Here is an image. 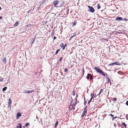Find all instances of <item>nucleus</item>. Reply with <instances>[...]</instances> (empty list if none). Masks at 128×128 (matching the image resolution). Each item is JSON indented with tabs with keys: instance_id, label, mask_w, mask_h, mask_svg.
Returning a JSON list of instances; mask_svg holds the SVG:
<instances>
[{
	"instance_id": "obj_1",
	"label": "nucleus",
	"mask_w": 128,
	"mask_h": 128,
	"mask_svg": "<svg viewBox=\"0 0 128 128\" xmlns=\"http://www.w3.org/2000/svg\"><path fill=\"white\" fill-rule=\"evenodd\" d=\"M94 69L98 73L104 76L108 75L106 73L104 72L102 70L100 69L99 67H95Z\"/></svg>"
},
{
	"instance_id": "obj_2",
	"label": "nucleus",
	"mask_w": 128,
	"mask_h": 128,
	"mask_svg": "<svg viewBox=\"0 0 128 128\" xmlns=\"http://www.w3.org/2000/svg\"><path fill=\"white\" fill-rule=\"evenodd\" d=\"M87 106H86L85 107V108H84V111H83L82 114L81 116V118H83L85 114H86V113H87Z\"/></svg>"
},
{
	"instance_id": "obj_3",
	"label": "nucleus",
	"mask_w": 128,
	"mask_h": 128,
	"mask_svg": "<svg viewBox=\"0 0 128 128\" xmlns=\"http://www.w3.org/2000/svg\"><path fill=\"white\" fill-rule=\"evenodd\" d=\"M88 7L89 8L88 11L89 12L93 13L95 11V10L94 8L92 7L89 6H88Z\"/></svg>"
},
{
	"instance_id": "obj_4",
	"label": "nucleus",
	"mask_w": 128,
	"mask_h": 128,
	"mask_svg": "<svg viewBox=\"0 0 128 128\" xmlns=\"http://www.w3.org/2000/svg\"><path fill=\"white\" fill-rule=\"evenodd\" d=\"M76 103H75V104H73L72 105H71V104L69 107V108L70 109V110H72V109H74H74L75 108V107H74V106H75L76 105Z\"/></svg>"
},
{
	"instance_id": "obj_5",
	"label": "nucleus",
	"mask_w": 128,
	"mask_h": 128,
	"mask_svg": "<svg viewBox=\"0 0 128 128\" xmlns=\"http://www.w3.org/2000/svg\"><path fill=\"white\" fill-rule=\"evenodd\" d=\"M66 45L67 44H66L65 45H64V44L63 43H62L60 44V46L62 48V50H64L65 48L66 47Z\"/></svg>"
},
{
	"instance_id": "obj_6",
	"label": "nucleus",
	"mask_w": 128,
	"mask_h": 128,
	"mask_svg": "<svg viewBox=\"0 0 128 128\" xmlns=\"http://www.w3.org/2000/svg\"><path fill=\"white\" fill-rule=\"evenodd\" d=\"M9 101L8 102V107L11 108V104L12 103V101L11 98H9Z\"/></svg>"
},
{
	"instance_id": "obj_7",
	"label": "nucleus",
	"mask_w": 128,
	"mask_h": 128,
	"mask_svg": "<svg viewBox=\"0 0 128 128\" xmlns=\"http://www.w3.org/2000/svg\"><path fill=\"white\" fill-rule=\"evenodd\" d=\"M59 2V1L58 0H55L53 2V4L54 6L55 7H57L56 6L58 5Z\"/></svg>"
},
{
	"instance_id": "obj_8",
	"label": "nucleus",
	"mask_w": 128,
	"mask_h": 128,
	"mask_svg": "<svg viewBox=\"0 0 128 128\" xmlns=\"http://www.w3.org/2000/svg\"><path fill=\"white\" fill-rule=\"evenodd\" d=\"M117 21H120L123 20V19L122 17H118L115 19Z\"/></svg>"
},
{
	"instance_id": "obj_9",
	"label": "nucleus",
	"mask_w": 128,
	"mask_h": 128,
	"mask_svg": "<svg viewBox=\"0 0 128 128\" xmlns=\"http://www.w3.org/2000/svg\"><path fill=\"white\" fill-rule=\"evenodd\" d=\"M21 116V114L20 112L17 113L16 115V118L18 119Z\"/></svg>"
},
{
	"instance_id": "obj_10",
	"label": "nucleus",
	"mask_w": 128,
	"mask_h": 128,
	"mask_svg": "<svg viewBox=\"0 0 128 128\" xmlns=\"http://www.w3.org/2000/svg\"><path fill=\"white\" fill-rule=\"evenodd\" d=\"M34 92V90H32L31 91H30L28 90L26 92H25V93H27V94H29L30 93H31L32 92Z\"/></svg>"
},
{
	"instance_id": "obj_11",
	"label": "nucleus",
	"mask_w": 128,
	"mask_h": 128,
	"mask_svg": "<svg viewBox=\"0 0 128 128\" xmlns=\"http://www.w3.org/2000/svg\"><path fill=\"white\" fill-rule=\"evenodd\" d=\"M18 125L16 127V128H22V124H21L20 123H18Z\"/></svg>"
},
{
	"instance_id": "obj_12",
	"label": "nucleus",
	"mask_w": 128,
	"mask_h": 128,
	"mask_svg": "<svg viewBox=\"0 0 128 128\" xmlns=\"http://www.w3.org/2000/svg\"><path fill=\"white\" fill-rule=\"evenodd\" d=\"M103 90L102 89H101L100 90V92L98 94V96H100V94H101V93L102 92H103Z\"/></svg>"
},
{
	"instance_id": "obj_13",
	"label": "nucleus",
	"mask_w": 128,
	"mask_h": 128,
	"mask_svg": "<svg viewBox=\"0 0 128 128\" xmlns=\"http://www.w3.org/2000/svg\"><path fill=\"white\" fill-rule=\"evenodd\" d=\"M107 78L108 80L107 82V83L110 82V84H111V81L109 77H107Z\"/></svg>"
},
{
	"instance_id": "obj_14",
	"label": "nucleus",
	"mask_w": 128,
	"mask_h": 128,
	"mask_svg": "<svg viewBox=\"0 0 128 128\" xmlns=\"http://www.w3.org/2000/svg\"><path fill=\"white\" fill-rule=\"evenodd\" d=\"M2 61L4 63H6V60L5 58H4L2 59Z\"/></svg>"
},
{
	"instance_id": "obj_15",
	"label": "nucleus",
	"mask_w": 128,
	"mask_h": 128,
	"mask_svg": "<svg viewBox=\"0 0 128 128\" xmlns=\"http://www.w3.org/2000/svg\"><path fill=\"white\" fill-rule=\"evenodd\" d=\"M122 125L124 126L125 128H126L127 125L126 124L122 122Z\"/></svg>"
},
{
	"instance_id": "obj_16",
	"label": "nucleus",
	"mask_w": 128,
	"mask_h": 128,
	"mask_svg": "<svg viewBox=\"0 0 128 128\" xmlns=\"http://www.w3.org/2000/svg\"><path fill=\"white\" fill-rule=\"evenodd\" d=\"M18 24V22H16L14 25L15 27L17 26Z\"/></svg>"
},
{
	"instance_id": "obj_17",
	"label": "nucleus",
	"mask_w": 128,
	"mask_h": 128,
	"mask_svg": "<svg viewBox=\"0 0 128 128\" xmlns=\"http://www.w3.org/2000/svg\"><path fill=\"white\" fill-rule=\"evenodd\" d=\"M114 64H115L116 65H120V64L119 63V62H114Z\"/></svg>"
},
{
	"instance_id": "obj_18",
	"label": "nucleus",
	"mask_w": 128,
	"mask_h": 128,
	"mask_svg": "<svg viewBox=\"0 0 128 128\" xmlns=\"http://www.w3.org/2000/svg\"><path fill=\"white\" fill-rule=\"evenodd\" d=\"M76 35V33H74L73 34V35L71 36L70 39L73 37L74 36Z\"/></svg>"
},
{
	"instance_id": "obj_19",
	"label": "nucleus",
	"mask_w": 128,
	"mask_h": 128,
	"mask_svg": "<svg viewBox=\"0 0 128 128\" xmlns=\"http://www.w3.org/2000/svg\"><path fill=\"white\" fill-rule=\"evenodd\" d=\"M91 76V74H88L87 75V76H86V78L88 79L89 78V77L90 76Z\"/></svg>"
},
{
	"instance_id": "obj_20",
	"label": "nucleus",
	"mask_w": 128,
	"mask_h": 128,
	"mask_svg": "<svg viewBox=\"0 0 128 128\" xmlns=\"http://www.w3.org/2000/svg\"><path fill=\"white\" fill-rule=\"evenodd\" d=\"M76 22H77L76 21H74L73 23V24L72 25V26H74L76 24Z\"/></svg>"
},
{
	"instance_id": "obj_21",
	"label": "nucleus",
	"mask_w": 128,
	"mask_h": 128,
	"mask_svg": "<svg viewBox=\"0 0 128 128\" xmlns=\"http://www.w3.org/2000/svg\"><path fill=\"white\" fill-rule=\"evenodd\" d=\"M97 7L98 9H99L100 8V6L99 4H98L97 5Z\"/></svg>"
},
{
	"instance_id": "obj_22",
	"label": "nucleus",
	"mask_w": 128,
	"mask_h": 128,
	"mask_svg": "<svg viewBox=\"0 0 128 128\" xmlns=\"http://www.w3.org/2000/svg\"><path fill=\"white\" fill-rule=\"evenodd\" d=\"M7 87H5L2 89V90H3V91H5L7 89Z\"/></svg>"
},
{
	"instance_id": "obj_23",
	"label": "nucleus",
	"mask_w": 128,
	"mask_h": 128,
	"mask_svg": "<svg viewBox=\"0 0 128 128\" xmlns=\"http://www.w3.org/2000/svg\"><path fill=\"white\" fill-rule=\"evenodd\" d=\"M94 93L93 94V95H92V96L91 98L90 99V100L89 101H90V102H91V101H92V99L93 98V96H94Z\"/></svg>"
},
{
	"instance_id": "obj_24",
	"label": "nucleus",
	"mask_w": 128,
	"mask_h": 128,
	"mask_svg": "<svg viewBox=\"0 0 128 128\" xmlns=\"http://www.w3.org/2000/svg\"><path fill=\"white\" fill-rule=\"evenodd\" d=\"M60 50V49H58V50L56 51V54H58V52Z\"/></svg>"
},
{
	"instance_id": "obj_25",
	"label": "nucleus",
	"mask_w": 128,
	"mask_h": 128,
	"mask_svg": "<svg viewBox=\"0 0 128 128\" xmlns=\"http://www.w3.org/2000/svg\"><path fill=\"white\" fill-rule=\"evenodd\" d=\"M29 125V124L28 123H26L25 124V126L26 127L28 126Z\"/></svg>"
},
{
	"instance_id": "obj_26",
	"label": "nucleus",
	"mask_w": 128,
	"mask_h": 128,
	"mask_svg": "<svg viewBox=\"0 0 128 128\" xmlns=\"http://www.w3.org/2000/svg\"><path fill=\"white\" fill-rule=\"evenodd\" d=\"M114 64V62L113 63H111L109 64V66H113Z\"/></svg>"
},
{
	"instance_id": "obj_27",
	"label": "nucleus",
	"mask_w": 128,
	"mask_h": 128,
	"mask_svg": "<svg viewBox=\"0 0 128 128\" xmlns=\"http://www.w3.org/2000/svg\"><path fill=\"white\" fill-rule=\"evenodd\" d=\"M4 80V79L3 78H2L1 77V78L0 79V82H2Z\"/></svg>"
},
{
	"instance_id": "obj_28",
	"label": "nucleus",
	"mask_w": 128,
	"mask_h": 128,
	"mask_svg": "<svg viewBox=\"0 0 128 128\" xmlns=\"http://www.w3.org/2000/svg\"><path fill=\"white\" fill-rule=\"evenodd\" d=\"M58 121L57 120L56 121V123L55 125V127L57 125H58Z\"/></svg>"
},
{
	"instance_id": "obj_29",
	"label": "nucleus",
	"mask_w": 128,
	"mask_h": 128,
	"mask_svg": "<svg viewBox=\"0 0 128 128\" xmlns=\"http://www.w3.org/2000/svg\"><path fill=\"white\" fill-rule=\"evenodd\" d=\"M73 96H75V93L74 92V90H73L72 92Z\"/></svg>"
},
{
	"instance_id": "obj_30",
	"label": "nucleus",
	"mask_w": 128,
	"mask_h": 128,
	"mask_svg": "<svg viewBox=\"0 0 128 128\" xmlns=\"http://www.w3.org/2000/svg\"><path fill=\"white\" fill-rule=\"evenodd\" d=\"M63 58L62 57H61L60 58V62H61L62 61V60Z\"/></svg>"
},
{
	"instance_id": "obj_31",
	"label": "nucleus",
	"mask_w": 128,
	"mask_h": 128,
	"mask_svg": "<svg viewBox=\"0 0 128 128\" xmlns=\"http://www.w3.org/2000/svg\"><path fill=\"white\" fill-rule=\"evenodd\" d=\"M93 79V77L91 75V76H90V80H92Z\"/></svg>"
},
{
	"instance_id": "obj_32",
	"label": "nucleus",
	"mask_w": 128,
	"mask_h": 128,
	"mask_svg": "<svg viewBox=\"0 0 128 128\" xmlns=\"http://www.w3.org/2000/svg\"><path fill=\"white\" fill-rule=\"evenodd\" d=\"M123 20H124L126 21H127L128 20L126 18H124V19H123Z\"/></svg>"
},
{
	"instance_id": "obj_33",
	"label": "nucleus",
	"mask_w": 128,
	"mask_h": 128,
	"mask_svg": "<svg viewBox=\"0 0 128 128\" xmlns=\"http://www.w3.org/2000/svg\"><path fill=\"white\" fill-rule=\"evenodd\" d=\"M68 70V69H67L66 68H64V71L65 72H66Z\"/></svg>"
},
{
	"instance_id": "obj_34",
	"label": "nucleus",
	"mask_w": 128,
	"mask_h": 128,
	"mask_svg": "<svg viewBox=\"0 0 128 128\" xmlns=\"http://www.w3.org/2000/svg\"><path fill=\"white\" fill-rule=\"evenodd\" d=\"M46 0H43V2H42V3H45L46 2Z\"/></svg>"
},
{
	"instance_id": "obj_35",
	"label": "nucleus",
	"mask_w": 128,
	"mask_h": 128,
	"mask_svg": "<svg viewBox=\"0 0 128 128\" xmlns=\"http://www.w3.org/2000/svg\"><path fill=\"white\" fill-rule=\"evenodd\" d=\"M110 115L111 116L112 118L114 117V115L112 114H110Z\"/></svg>"
},
{
	"instance_id": "obj_36",
	"label": "nucleus",
	"mask_w": 128,
	"mask_h": 128,
	"mask_svg": "<svg viewBox=\"0 0 128 128\" xmlns=\"http://www.w3.org/2000/svg\"><path fill=\"white\" fill-rule=\"evenodd\" d=\"M126 104L128 106V100L126 101Z\"/></svg>"
},
{
	"instance_id": "obj_37",
	"label": "nucleus",
	"mask_w": 128,
	"mask_h": 128,
	"mask_svg": "<svg viewBox=\"0 0 128 128\" xmlns=\"http://www.w3.org/2000/svg\"><path fill=\"white\" fill-rule=\"evenodd\" d=\"M113 100L114 101H116V98H114Z\"/></svg>"
},
{
	"instance_id": "obj_38",
	"label": "nucleus",
	"mask_w": 128,
	"mask_h": 128,
	"mask_svg": "<svg viewBox=\"0 0 128 128\" xmlns=\"http://www.w3.org/2000/svg\"><path fill=\"white\" fill-rule=\"evenodd\" d=\"M117 118V116H115L114 117H113L112 120H113L114 119L116 118Z\"/></svg>"
},
{
	"instance_id": "obj_39",
	"label": "nucleus",
	"mask_w": 128,
	"mask_h": 128,
	"mask_svg": "<svg viewBox=\"0 0 128 128\" xmlns=\"http://www.w3.org/2000/svg\"><path fill=\"white\" fill-rule=\"evenodd\" d=\"M56 37H55V36H54V40H55L56 38Z\"/></svg>"
},
{
	"instance_id": "obj_40",
	"label": "nucleus",
	"mask_w": 128,
	"mask_h": 128,
	"mask_svg": "<svg viewBox=\"0 0 128 128\" xmlns=\"http://www.w3.org/2000/svg\"><path fill=\"white\" fill-rule=\"evenodd\" d=\"M84 68H83V74H84Z\"/></svg>"
},
{
	"instance_id": "obj_41",
	"label": "nucleus",
	"mask_w": 128,
	"mask_h": 128,
	"mask_svg": "<svg viewBox=\"0 0 128 128\" xmlns=\"http://www.w3.org/2000/svg\"><path fill=\"white\" fill-rule=\"evenodd\" d=\"M86 102H84V104L85 105H86Z\"/></svg>"
},
{
	"instance_id": "obj_42",
	"label": "nucleus",
	"mask_w": 128,
	"mask_h": 128,
	"mask_svg": "<svg viewBox=\"0 0 128 128\" xmlns=\"http://www.w3.org/2000/svg\"><path fill=\"white\" fill-rule=\"evenodd\" d=\"M34 40H33V41H32V44L34 42Z\"/></svg>"
},
{
	"instance_id": "obj_43",
	"label": "nucleus",
	"mask_w": 128,
	"mask_h": 128,
	"mask_svg": "<svg viewBox=\"0 0 128 128\" xmlns=\"http://www.w3.org/2000/svg\"><path fill=\"white\" fill-rule=\"evenodd\" d=\"M2 18V16L0 17V19H1Z\"/></svg>"
},
{
	"instance_id": "obj_44",
	"label": "nucleus",
	"mask_w": 128,
	"mask_h": 128,
	"mask_svg": "<svg viewBox=\"0 0 128 128\" xmlns=\"http://www.w3.org/2000/svg\"><path fill=\"white\" fill-rule=\"evenodd\" d=\"M1 9H2V8H1V7H0V10H1Z\"/></svg>"
},
{
	"instance_id": "obj_45",
	"label": "nucleus",
	"mask_w": 128,
	"mask_h": 128,
	"mask_svg": "<svg viewBox=\"0 0 128 128\" xmlns=\"http://www.w3.org/2000/svg\"><path fill=\"white\" fill-rule=\"evenodd\" d=\"M90 101H89V102H88V104H89L90 103Z\"/></svg>"
},
{
	"instance_id": "obj_46",
	"label": "nucleus",
	"mask_w": 128,
	"mask_h": 128,
	"mask_svg": "<svg viewBox=\"0 0 128 128\" xmlns=\"http://www.w3.org/2000/svg\"><path fill=\"white\" fill-rule=\"evenodd\" d=\"M102 39V40H105V38H104Z\"/></svg>"
},
{
	"instance_id": "obj_47",
	"label": "nucleus",
	"mask_w": 128,
	"mask_h": 128,
	"mask_svg": "<svg viewBox=\"0 0 128 128\" xmlns=\"http://www.w3.org/2000/svg\"><path fill=\"white\" fill-rule=\"evenodd\" d=\"M126 119H127V120H128V118H126Z\"/></svg>"
},
{
	"instance_id": "obj_48",
	"label": "nucleus",
	"mask_w": 128,
	"mask_h": 128,
	"mask_svg": "<svg viewBox=\"0 0 128 128\" xmlns=\"http://www.w3.org/2000/svg\"><path fill=\"white\" fill-rule=\"evenodd\" d=\"M54 29H53V30H54Z\"/></svg>"
},
{
	"instance_id": "obj_49",
	"label": "nucleus",
	"mask_w": 128,
	"mask_h": 128,
	"mask_svg": "<svg viewBox=\"0 0 128 128\" xmlns=\"http://www.w3.org/2000/svg\"><path fill=\"white\" fill-rule=\"evenodd\" d=\"M23 127H24V126H23Z\"/></svg>"
},
{
	"instance_id": "obj_50",
	"label": "nucleus",
	"mask_w": 128,
	"mask_h": 128,
	"mask_svg": "<svg viewBox=\"0 0 128 128\" xmlns=\"http://www.w3.org/2000/svg\"><path fill=\"white\" fill-rule=\"evenodd\" d=\"M90 95H91V96H92V94H91Z\"/></svg>"
},
{
	"instance_id": "obj_51",
	"label": "nucleus",
	"mask_w": 128,
	"mask_h": 128,
	"mask_svg": "<svg viewBox=\"0 0 128 128\" xmlns=\"http://www.w3.org/2000/svg\"><path fill=\"white\" fill-rule=\"evenodd\" d=\"M54 34H52V35H54Z\"/></svg>"
},
{
	"instance_id": "obj_52",
	"label": "nucleus",
	"mask_w": 128,
	"mask_h": 128,
	"mask_svg": "<svg viewBox=\"0 0 128 128\" xmlns=\"http://www.w3.org/2000/svg\"><path fill=\"white\" fill-rule=\"evenodd\" d=\"M54 34H52V35H54Z\"/></svg>"
}]
</instances>
